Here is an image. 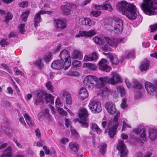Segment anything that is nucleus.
Listing matches in <instances>:
<instances>
[{
  "mask_svg": "<svg viewBox=\"0 0 157 157\" xmlns=\"http://www.w3.org/2000/svg\"><path fill=\"white\" fill-rule=\"evenodd\" d=\"M145 86L147 91L150 94L154 95L157 94V81H155L153 84L146 82L145 83Z\"/></svg>",
  "mask_w": 157,
  "mask_h": 157,
  "instance_id": "obj_8",
  "label": "nucleus"
},
{
  "mask_svg": "<svg viewBox=\"0 0 157 157\" xmlns=\"http://www.w3.org/2000/svg\"><path fill=\"white\" fill-rule=\"evenodd\" d=\"M117 91L120 94L121 97H123L125 96V91L123 86H121L118 87L117 89Z\"/></svg>",
  "mask_w": 157,
  "mask_h": 157,
  "instance_id": "obj_37",
  "label": "nucleus"
},
{
  "mask_svg": "<svg viewBox=\"0 0 157 157\" xmlns=\"http://www.w3.org/2000/svg\"><path fill=\"white\" fill-rule=\"evenodd\" d=\"M78 23L79 24L81 25H84L86 24L85 22V18H81L79 19Z\"/></svg>",
  "mask_w": 157,
  "mask_h": 157,
  "instance_id": "obj_58",
  "label": "nucleus"
},
{
  "mask_svg": "<svg viewBox=\"0 0 157 157\" xmlns=\"http://www.w3.org/2000/svg\"><path fill=\"white\" fill-rule=\"evenodd\" d=\"M59 57L62 61H64L65 65L67 66L65 67V70H67L71 65L70 57L68 54V52L66 50L61 51L59 54Z\"/></svg>",
  "mask_w": 157,
  "mask_h": 157,
  "instance_id": "obj_7",
  "label": "nucleus"
},
{
  "mask_svg": "<svg viewBox=\"0 0 157 157\" xmlns=\"http://www.w3.org/2000/svg\"><path fill=\"white\" fill-rule=\"evenodd\" d=\"M90 128L93 131H95L99 134H101L102 132V130L95 123H93L90 124Z\"/></svg>",
  "mask_w": 157,
  "mask_h": 157,
  "instance_id": "obj_29",
  "label": "nucleus"
},
{
  "mask_svg": "<svg viewBox=\"0 0 157 157\" xmlns=\"http://www.w3.org/2000/svg\"><path fill=\"white\" fill-rule=\"evenodd\" d=\"M52 59V54L50 53L47 54L44 56V59L46 62L50 61Z\"/></svg>",
  "mask_w": 157,
  "mask_h": 157,
  "instance_id": "obj_44",
  "label": "nucleus"
},
{
  "mask_svg": "<svg viewBox=\"0 0 157 157\" xmlns=\"http://www.w3.org/2000/svg\"><path fill=\"white\" fill-rule=\"evenodd\" d=\"M28 2V1H24L19 3V5L20 7L25 8L27 6Z\"/></svg>",
  "mask_w": 157,
  "mask_h": 157,
  "instance_id": "obj_51",
  "label": "nucleus"
},
{
  "mask_svg": "<svg viewBox=\"0 0 157 157\" xmlns=\"http://www.w3.org/2000/svg\"><path fill=\"white\" fill-rule=\"evenodd\" d=\"M52 13L50 11L41 10L39 11L35 16L33 19L34 24L36 28L37 27L40 25V22L42 20L40 15L47 14L49 15L51 14Z\"/></svg>",
  "mask_w": 157,
  "mask_h": 157,
  "instance_id": "obj_11",
  "label": "nucleus"
},
{
  "mask_svg": "<svg viewBox=\"0 0 157 157\" xmlns=\"http://www.w3.org/2000/svg\"><path fill=\"white\" fill-rule=\"evenodd\" d=\"M88 106L91 112L94 113H99L102 109L101 103L98 101H94L90 102Z\"/></svg>",
  "mask_w": 157,
  "mask_h": 157,
  "instance_id": "obj_9",
  "label": "nucleus"
},
{
  "mask_svg": "<svg viewBox=\"0 0 157 157\" xmlns=\"http://www.w3.org/2000/svg\"><path fill=\"white\" fill-rule=\"evenodd\" d=\"M12 149L10 146L7 147L0 156V157H12Z\"/></svg>",
  "mask_w": 157,
  "mask_h": 157,
  "instance_id": "obj_22",
  "label": "nucleus"
},
{
  "mask_svg": "<svg viewBox=\"0 0 157 157\" xmlns=\"http://www.w3.org/2000/svg\"><path fill=\"white\" fill-rule=\"evenodd\" d=\"M63 12L66 15H68L71 12L72 9H75L78 7V6L72 3H67L66 5H65Z\"/></svg>",
  "mask_w": 157,
  "mask_h": 157,
  "instance_id": "obj_17",
  "label": "nucleus"
},
{
  "mask_svg": "<svg viewBox=\"0 0 157 157\" xmlns=\"http://www.w3.org/2000/svg\"><path fill=\"white\" fill-rule=\"evenodd\" d=\"M101 13V11L100 10L96 11H92L90 13L91 16H92L95 17H98L100 16Z\"/></svg>",
  "mask_w": 157,
  "mask_h": 157,
  "instance_id": "obj_42",
  "label": "nucleus"
},
{
  "mask_svg": "<svg viewBox=\"0 0 157 157\" xmlns=\"http://www.w3.org/2000/svg\"><path fill=\"white\" fill-rule=\"evenodd\" d=\"M19 121L23 125L25 126L26 125V123L23 117H20L19 119Z\"/></svg>",
  "mask_w": 157,
  "mask_h": 157,
  "instance_id": "obj_62",
  "label": "nucleus"
},
{
  "mask_svg": "<svg viewBox=\"0 0 157 157\" xmlns=\"http://www.w3.org/2000/svg\"><path fill=\"white\" fill-rule=\"evenodd\" d=\"M79 123L81 124V126L83 128H87L89 126L88 122L87 121V119L86 120H82V121H79Z\"/></svg>",
  "mask_w": 157,
  "mask_h": 157,
  "instance_id": "obj_41",
  "label": "nucleus"
},
{
  "mask_svg": "<svg viewBox=\"0 0 157 157\" xmlns=\"http://www.w3.org/2000/svg\"><path fill=\"white\" fill-rule=\"evenodd\" d=\"M67 66L65 65L64 61L61 60H57L54 61L51 64L52 68L56 70H59L63 68L64 67Z\"/></svg>",
  "mask_w": 157,
  "mask_h": 157,
  "instance_id": "obj_15",
  "label": "nucleus"
},
{
  "mask_svg": "<svg viewBox=\"0 0 157 157\" xmlns=\"http://www.w3.org/2000/svg\"><path fill=\"white\" fill-rule=\"evenodd\" d=\"M107 63L106 59H102L99 63V69L103 71L109 72L110 71V67L108 66Z\"/></svg>",
  "mask_w": 157,
  "mask_h": 157,
  "instance_id": "obj_16",
  "label": "nucleus"
},
{
  "mask_svg": "<svg viewBox=\"0 0 157 157\" xmlns=\"http://www.w3.org/2000/svg\"><path fill=\"white\" fill-rule=\"evenodd\" d=\"M65 123L66 126L67 128H68L70 127H71V128H72V127L71 126V121L70 120L67 119H65Z\"/></svg>",
  "mask_w": 157,
  "mask_h": 157,
  "instance_id": "obj_55",
  "label": "nucleus"
},
{
  "mask_svg": "<svg viewBox=\"0 0 157 157\" xmlns=\"http://www.w3.org/2000/svg\"><path fill=\"white\" fill-rule=\"evenodd\" d=\"M45 100L47 102L54 103V98L52 94L46 93L45 94Z\"/></svg>",
  "mask_w": 157,
  "mask_h": 157,
  "instance_id": "obj_34",
  "label": "nucleus"
},
{
  "mask_svg": "<svg viewBox=\"0 0 157 157\" xmlns=\"http://www.w3.org/2000/svg\"><path fill=\"white\" fill-rule=\"evenodd\" d=\"M126 100L124 98L122 100V102L121 104V107L122 109H124L127 107V105L126 104Z\"/></svg>",
  "mask_w": 157,
  "mask_h": 157,
  "instance_id": "obj_53",
  "label": "nucleus"
},
{
  "mask_svg": "<svg viewBox=\"0 0 157 157\" xmlns=\"http://www.w3.org/2000/svg\"><path fill=\"white\" fill-rule=\"evenodd\" d=\"M55 103L56 105H58L59 106H61L62 104V103L60 101V98H57L56 99Z\"/></svg>",
  "mask_w": 157,
  "mask_h": 157,
  "instance_id": "obj_60",
  "label": "nucleus"
},
{
  "mask_svg": "<svg viewBox=\"0 0 157 157\" xmlns=\"http://www.w3.org/2000/svg\"><path fill=\"white\" fill-rule=\"evenodd\" d=\"M79 95L82 100L86 98L88 96V93L85 88H82L80 90Z\"/></svg>",
  "mask_w": 157,
  "mask_h": 157,
  "instance_id": "obj_28",
  "label": "nucleus"
},
{
  "mask_svg": "<svg viewBox=\"0 0 157 157\" xmlns=\"http://www.w3.org/2000/svg\"><path fill=\"white\" fill-rule=\"evenodd\" d=\"M105 41H102L101 39L98 36L94 37L93 40L97 44L101 45L103 44L102 49L104 51H110V47L116 48L120 42L122 40V39L118 38L110 39L109 37L105 38ZM123 40V39H122Z\"/></svg>",
  "mask_w": 157,
  "mask_h": 157,
  "instance_id": "obj_4",
  "label": "nucleus"
},
{
  "mask_svg": "<svg viewBox=\"0 0 157 157\" xmlns=\"http://www.w3.org/2000/svg\"><path fill=\"white\" fill-rule=\"evenodd\" d=\"M71 57L74 59H81L82 56V53L78 50H74L72 52Z\"/></svg>",
  "mask_w": 157,
  "mask_h": 157,
  "instance_id": "obj_27",
  "label": "nucleus"
},
{
  "mask_svg": "<svg viewBox=\"0 0 157 157\" xmlns=\"http://www.w3.org/2000/svg\"><path fill=\"white\" fill-rule=\"evenodd\" d=\"M135 86L136 88L139 89H141L142 87L141 84L138 82H136Z\"/></svg>",
  "mask_w": 157,
  "mask_h": 157,
  "instance_id": "obj_61",
  "label": "nucleus"
},
{
  "mask_svg": "<svg viewBox=\"0 0 157 157\" xmlns=\"http://www.w3.org/2000/svg\"><path fill=\"white\" fill-rule=\"evenodd\" d=\"M98 58L97 54L95 52H93L92 54L89 55H85L84 57V60L85 61H93L96 59Z\"/></svg>",
  "mask_w": 157,
  "mask_h": 157,
  "instance_id": "obj_21",
  "label": "nucleus"
},
{
  "mask_svg": "<svg viewBox=\"0 0 157 157\" xmlns=\"http://www.w3.org/2000/svg\"><path fill=\"white\" fill-rule=\"evenodd\" d=\"M46 93L40 90H38L35 92L34 95L37 97L35 102V104L36 105H37L38 103L42 102Z\"/></svg>",
  "mask_w": 157,
  "mask_h": 157,
  "instance_id": "obj_14",
  "label": "nucleus"
},
{
  "mask_svg": "<svg viewBox=\"0 0 157 157\" xmlns=\"http://www.w3.org/2000/svg\"><path fill=\"white\" fill-rule=\"evenodd\" d=\"M73 65L76 67H79L81 66V64L80 61L78 60H75L72 63Z\"/></svg>",
  "mask_w": 157,
  "mask_h": 157,
  "instance_id": "obj_52",
  "label": "nucleus"
},
{
  "mask_svg": "<svg viewBox=\"0 0 157 157\" xmlns=\"http://www.w3.org/2000/svg\"><path fill=\"white\" fill-rule=\"evenodd\" d=\"M117 6L119 11L126 15L129 19L134 20L137 17L136 8L134 5L128 4L126 1H123L118 2Z\"/></svg>",
  "mask_w": 157,
  "mask_h": 157,
  "instance_id": "obj_2",
  "label": "nucleus"
},
{
  "mask_svg": "<svg viewBox=\"0 0 157 157\" xmlns=\"http://www.w3.org/2000/svg\"><path fill=\"white\" fill-rule=\"evenodd\" d=\"M9 43L6 41V40L2 39L0 41V45L4 47L8 45Z\"/></svg>",
  "mask_w": 157,
  "mask_h": 157,
  "instance_id": "obj_49",
  "label": "nucleus"
},
{
  "mask_svg": "<svg viewBox=\"0 0 157 157\" xmlns=\"http://www.w3.org/2000/svg\"><path fill=\"white\" fill-rule=\"evenodd\" d=\"M120 113H117L115 116L114 119H109L107 122L104 121L101 122V125L104 128H105L107 126L105 133L107 132L108 133V135L111 138L113 137L115 135L117 127L118 126V120L120 117Z\"/></svg>",
  "mask_w": 157,
  "mask_h": 157,
  "instance_id": "obj_3",
  "label": "nucleus"
},
{
  "mask_svg": "<svg viewBox=\"0 0 157 157\" xmlns=\"http://www.w3.org/2000/svg\"><path fill=\"white\" fill-rule=\"evenodd\" d=\"M7 90L8 93L12 95L13 94V91L12 88L10 86L7 88Z\"/></svg>",
  "mask_w": 157,
  "mask_h": 157,
  "instance_id": "obj_59",
  "label": "nucleus"
},
{
  "mask_svg": "<svg viewBox=\"0 0 157 157\" xmlns=\"http://www.w3.org/2000/svg\"><path fill=\"white\" fill-rule=\"evenodd\" d=\"M127 121V120L125 119L124 120H123V128H122V130L123 131L124 130V128H130L131 127L130 125L128 124L127 123H126V122Z\"/></svg>",
  "mask_w": 157,
  "mask_h": 157,
  "instance_id": "obj_50",
  "label": "nucleus"
},
{
  "mask_svg": "<svg viewBox=\"0 0 157 157\" xmlns=\"http://www.w3.org/2000/svg\"><path fill=\"white\" fill-rule=\"evenodd\" d=\"M86 24L84 25H88L89 26H91L95 24V22L94 21H91V20L88 18H85Z\"/></svg>",
  "mask_w": 157,
  "mask_h": 157,
  "instance_id": "obj_43",
  "label": "nucleus"
},
{
  "mask_svg": "<svg viewBox=\"0 0 157 157\" xmlns=\"http://www.w3.org/2000/svg\"><path fill=\"white\" fill-rule=\"evenodd\" d=\"M78 115L82 120H86L89 116V114L86 109L82 108L79 110Z\"/></svg>",
  "mask_w": 157,
  "mask_h": 157,
  "instance_id": "obj_19",
  "label": "nucleus"
},
{
  "mask_svg": "<svg viewBox=\"0 0 157 157\" xmlns=\"http://www.w3.org/2000/svg\"><path fill=\"white\" fill-rule=\"evenodd\" d=\"M25 25L24 24H20L18 26L20 32L22 34L24 33V32L25 31L24 29Z\"/></svg>",
  "mask_w": 157,
  "mask_h": 157,
  "instance_id": "obj_47",
  "label": "nucleus"
},
{
  "mask_svg": "<svg viewBox=\"0 0 157 157\" xmlns=\"http://www.w3.org/2000/svg\"><path fill=\"white\" fill-rule=\"evenodd\" d=\"M112 76L111 78L107 76L98 78L95 76L88 75L85 78L83 83L89 89L91 90L94 87L101 89L106 83L115 85L122 82L121 78L118 74L113 73Z\"/></svg>",
  "mask_w": 157,
  "mask_h": 157,
  "instance_id": "obj_1",
  "label": "nucleus"
},
{
  "mask_svg": "<svg viewBox=\"0 0 157 157\" xmlns=\"http://www.w3.org/2000/svg\"><path fill=\"white\" fill-rule=\"evenodd\" d=\"M97 33V31L96 30H91L88 31H79L78 33L75 35L76 37H91Z\"/></svg>",
  "mask_w": 157,
  "mask_h": 157,
  "instance_id": "obj_12",
  "label": "nucleus"
},
{
  "mask_svg": "<svg viewBox=\"0 0 157 157\" xmlns=\"http://www.w3.org/2000/svg\"><path fill=\"white\" fill-rule=\"evenodd\" d=\"M134 54V52L133 50L127 51L125 52L124 57L125 58L131 57L133 56Z\"/></svg>",
  "mask_w": 157,
  "mask_h": 157,
  "instance_id": "obj_39",
  "label": "nucleus"
},
{
  "mask_svg": "<svg viewBox=\"0 0 157 157\" xmlns=\"http://www.w3.org/2000/svg\"><path fill=\"white\" fill-rule=\"evenodd\" d=\"M69 146L71 149L74 151H77L78 150V146L77 144L74 142H71L69 144Z\"/></svg>",
  "mask_w": 157,
  "mask_h": 157,
  "instance_id": "obj_35",
  "label": "nucleus"
},
{
  "mask_svg": "<svg viewBox=\"0 0 157 157\" xmlns=\"http://www.w3.org/2000/svg\"><path fill=\"white\" fill-rule=\"evenodd\" d=\"M50 118V115L49 113V111L47 109H45L43 112L40 113L38 114V119L40 120L42 119L44 117Z\"/></svg>",
  "mask_w": 157,
  "mask_h": 157,
  "instance_id": "obj_26",
  "label": "nucleus"
},
{
  "mask_svg": "<svg viewBox=\"0 0 157 157\" xmlns=\"http://www.w3.org/2000/svg\"><path fill=\"white\" fill-rule=\"evenodd\" d=\"M24 116L28 124L31 125L34 124L33 121L28 114H25Z\"/></svg>",
  "mask_w": 157,
  "mask_h": 157,
  "instance_id": "obj_32",
  "label": "nucleus"
},
{
  "mask_svg": "<svg viewBox=\"0 0 157 157\" xmlns=\"http://www.w3.org/2000/svg\"><path fill=\"white\" fill-rule=\"evenodd\" d=\"M16 34L15 33L13 32L10 33L9 35V39L11 38L12 37H15L17 36Z\"/></svg>",
  "mask_w": 157,
  "mask_h": 157,
  "instance_id": "obj_63",
  "label": "nucleus"
},
{
  "mask_svg": "<svg viewBox=\"0 0 157 157\" xmlns=\"http://www.w3.org/2000/svg\"><path fill=\"white\" fill-rule=\"evenodd\" d=\"M45 86L47 89L49 90L51 92H52L53 91V87L50 82L48 81L46 83Z\"/></svg>",
  "mask_w": 157,
  "mask_h": 157,
  "instance_id": "obj_40",
  "label": "nucleus"
},
{
  "mask_svg": "<svg viewBox=\"0 0 157 157\" xmlns=\"http://www.w3.org/2000/svg\"><path fill=\"white\" fill-rule=\"evenodd\" d=\"M105 108L107 112L111 115L114 114L117 111L115 106L111 102H106L105 105Z\"/></svg>",
  "mask_w": 157,
  "mask_h": 157,
  "instance_id": "obj_13",
  "label": "nucleus"
},
{
  "mask_svg": "<svg viewBox=\"0 0 157 157\" xmlns=\"http://www.w3.org/2000/svg\"><path fill=\"white\" fill-rule=\"evenodd\" d=\"M35 65L37 66L40 69H42L44 66L43 64L41 63V60L40 59H39L37 60L35 63Z\"/></svg>",
  "mask_w": 157,
  "mask_h": 157,
  "instance_id": "obj_48",
  "label": "nucleus"
},
{
  "mask_svg": "<svg viewBox=\"0 0 157 157\" xmlns=\"http://www.w3.org/2000/svg\"><path fill=\"white\" fill-rule=\"evenodd\" d=\"M111 26L113 29H112L116 33H121L123 29V25L121 19L116 18L112 21Z\"/></svg>",
  "mask_w": 157,
  "mask_h": 157,
  "instance_id": "obj_6",
  "label": "nucleus"
},
{
  "mask_svg": "<svg viewBox=\"0 0 157 157\" xmlns=\"http://www.w3.org/2000/svg\"><path fill=\"white\" fill-rule=\"evenodd\" d=\"M140 8L144 12L148 15H154L157 14L155 9H157V0H143Z\"/></svg>",
  "mask_w": 157,
  "mask_h": 157,
  "instance_id": "obj_5",
  "label": "nucleus"
},
{
  "mask_svg": "<svg viewBox=\"0 0 157 157\" xmlns=\"http://www.w3.org/2000/svg\"><path fill=\"white\" fill-rule=\"evenodd\" d=\"M12 15L10 13H8L5 17L4 19L5 22L7 23L10 20L12 19Z\"/></svg>",
  "mask_w": 157,
  "mask_h": 157,
  "instance_id": "obj_45",
  "label": "nucleus"
},
{
  "mask_svg": "<svg viewBox=\"0 0 157 157\" xmlns=\"http://www.w3.org/2000/svg\"><path fill=\"white\" fill-rule=\"evenodd\" d=\"M83 67L87 68L90 70L95 71L96 69V67L94 64L90 63H86L84 64Z\"/></svg>",
  "mask_w": 157,
  "mask_h": 157,
  "instance_id": "obj_33",
  "label": "nucleus"
},
{
  "mask_svg": "<svg viewBox=\"0 0 157 157\" xmlns=\"http://www.w3.org/2000/svg\"><path fill=\"white\" fill-rule=\"evenodd\" d=\"M58 111L59 113L62 116H66L67 114V113L62 108L60 107L58 108Z\"/></svg>",
  "mask_w": 157,
  "mask_h": 157,
  "instance_id": "obj_46",
  "label": "nucleus"
},
{
  "mask_svg": "<svg viewBox=\"0 0 157 157\" xmlns=\"http://www.w3.org/2000/svg\"><path fill=\"white\" fill-rule=\"evenodd\" d=\"M148 133L151 140L154 141L157 138V130L156 129L151 128L149 130Z\"/></svg>",
  "mask_w": 157,
  "mask_h": 157,
  "instance_id": "obj_24",
  "label": "nucleus"
},
{
  "mask_svg": "<svg viewBox=\"0 0 157 157\" xmlns=\"http://www.w3.org/2000/svg\"><path fill=\"white\" fill-rule=\"evenodd\" d=\"M71 132L72 134L75 137L78 136V134L75 129L72 128L71 129Z\"/></svg>",
  "mask_w": 157,
  "mask_h": 157,
  "instance_id": "obj_57",
  "label": "nucleus"
},
{
  "mask_svg": "<svg viewBox=\"0 0 157 157\" xmlns=\"http://www.w3.org/2000/svg\"><path fill=\"white\" fill-rule=\"evenodd\" d=\"M124 142L122 140H119L117 148L119 150V155L121 157H127L128 151Z\"/></svg>",
  "mask_w": 157,
  "mask_h": 157,
  "instance_id": "obj_10",
  "label": "nucleus"
},
{
  "mask_svg": "<svg viewBox=\"0 0 157 157\" xmlns=\"http://www.w3.org/2000/svg\"><path fill=\"white\" fill-rule=\"evenodd\" d=\"M149 63L148 60H145L142 62L140 66V70L141 71H146L149 67Z\"/></svg>",
  "mask_w": 157,
  "mask_h": 157,
  "instance_id": "obj_25",
  "label": "nucleus"
},
{
  "mask_svg": "<svg viewBox=\"0 0 157 157\" xmlns=\"http://www.w3.org/2000/svg\"><path fill=\"white\" fill-rule=\"evenodd\" d=\"M108 57L112 64L117 65L120 63V60L118 59L116 55L115 54H112L109 53L108 55Z\"/></svg>",
  "mask_w": 157,
  "mask_h": 157,
  "instance_id": "obj_20",
  "label": "nucleus"
},
{
  "mask_svg": "<svg viewBox=\"0 0 157 157\" xmlns=\"http://www.w3.org/2000/svg\"><path fill=\"white\" fill-rule=\"evenodd\" d=\"M143 131L139 136L140 141L142 143H144L146 142V131L144 129H143Z\"/></svg>",
  "mask_w": 157,
  "mask_h": 157,
  "instance_id": "obj_31",
  "label": "nucleus"
},
{
  "mask_svg": "<svg viewBox=\"0 0 157 157\" xmlns=\"http://www.w3.org/2000/svg\"><path fill=\"white\" fill-rule=\"evenodd\" d=\"M142 131V132L143 131L141 128H135L133 130V132L136 135H138Z\"/></svg>",
  "mask_w": 157,
  "mask_h": 157,
  "instance_id": "obj_56",
  "label": "nucleus"
},
{
  "mask_svg": "<svg viewBox=\"0 0 157 157\" xmlns=\"http://www.w3.org/2000/svg\"><path fill=\"white\" fill-rule=\"evenodd\" d=\"M43 149L44 150L45 153L47 155H49L50 154V151L46 146H44Z\"/></svg>",
  "mask_w": 157,
  "mask_h": 157,
  "instance_id": "obj_64",
  "label": "nucleus"
},
{
  "mask_svg": "<svg viewBox=\"0 0 157 157\" xmlns=\"http://www.w3.org/2000/svg\"><path fill=\"white\" fill-rule=\"evenodd\" d=\"M29 14V12L28 11L23 13L21 17V18L24 21H26Z\"/></svg>",
  "mask_w": 157,
  "mask_h": 157,
  "instance_id": "obj_38",
  "label": "nucleus"
},
{
  "mask_svg": "<svg viewBox=\"0 0 157 157\" xmlns=\"http://www.w3.org/2000/svg\"><path fill=\"white\" fill-rule=\"evenodd\" d=\"M55 22L56 23L55 27L56 28L63 29L65 28L66 26V23L60 19H58L56 20Z\"/></svg>",
  "mask_w": 157,
  "mask_h": 157,
  "instance_id": "obj_23",
  "label": "nucleus"
},
{
  "mask_svg": "<svg viewBox=\"0 0 157 157\" xmlns=\"http://www.w3.org/2000/svg\"><path fill=\"white\" fill-rule=\"evenodd\" d=\"M106 147V145L104 144H102L100 145L99 147V152H101L102 155H104L105 153Z\"/></svg>",
  "mask_w": 157,
  "mask_h": 157,
  "instance_id": "obj_36",
  "label": "nucleus"
},
{
  "mask_svg": "<svg viewBox=\"0 0 157 157\" xmlns=\"http://www.w3.org/2000/svg\"><path fill=\"white\" fill-rule=\"evenodd\" d=\"M94 8L98 10H108L110 12H112L113 10L112 6L108 4L103 5H95Z\"/></svg>",
  "mask_w": 157,
  "mask_h": 157,
  "instance_id": "obj_18",
  "label": "nucleus"
},
{
  "mask_svg": "<svg viewBox=\"0 0 157 157\" xmlns=\"http://www.w3.org/2000/svg\"><path fill=\"white\" fill-rule=\"evenodd\" d=\"M62 96L64 98L66 97V101L67 104H71V94L69 93L63 91Z\"/></svg>",
  "mask_w": 157,
  "mask_h": 157,
  "instance_id": "obj_30",
  "label": "nucleus"
},
{
  "mask_svg": "<svg viewBox=\"0 0 157 157\" xmlns=\"http://www.w3.org/2000/svg\"><path fill=\"white\" fill-rule=\"evenodd\" d=\"M151 32H153L157 30V24H154L150 26Z\"/></svg>",
  "mask_w": 157,
  "mask_h": 157,
  "instance_id": "obj_54",
  "label": "nucleus"
}]
</instances>
